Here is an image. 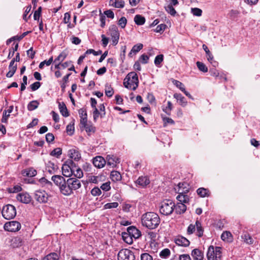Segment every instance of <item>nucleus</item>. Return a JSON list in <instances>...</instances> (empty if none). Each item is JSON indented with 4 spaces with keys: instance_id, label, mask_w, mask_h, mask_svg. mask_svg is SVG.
<instances>
[{
    "instance_id": "40",
    "label": "nucleus",
    "mask_w": 260,
    "mask_h": 260,
    "mask_svg": "<svg viewBox=\"0 0 260 260\" xmlns=\"http://www.w3.org/2000/svg\"><path fill=\"white\" fill-rule=\"evenodd\" d=\"M39 105V103L38 101H32L27 105V109L29 111H33L38 107Z\"/></svg>"
},
{
    "instance_id": "16",
    "label": "nucleus",
    "mask_w": 260,
    "mask_h": 260,
    "mask_svg": "<svg viewBox=\"0 0 260 260\" xmlns=\"http://www.w3.org/2000/svg\"><path fill=\"white\" fill-rule=\"evenodd\" d=\"M93 54L94 56H97L102 54V51L101 50H99L98 51H95L94 50L92 49H88L84 55L80 56L78 60V64H80L82 63V60L85 58V57L88 54Z\"/></svg>"
},
{
    "instance_id": "29",
    "label": "nucleus",
    "mask_w": 260,
    "mask_h": 260,
    "mask_svg": "<svg viewBox=\"0 0 260 260\" xmlns=\"http://www.w3.org/2000/svg\"><path fill=\"white\" fill-rule=\"evenodd\" d=\"M175 211L177 214H181L184 213L186 210V206L181 203H178L175 205Z\"/></svg>"
},
{
    "instance_id": "62",
    "label": "nucleus",
    "mask_w": 260,
    "mask_h": 260,
    "mask_svg": "<svg viewBox=\"0 0 260 260\" xmlns=\"http://www.w3.org/2000/svg\"><path fill=\"white\" fill-rule=\"evenodd\" d=\"M141 260H153L152 257L148 253H144L141 255Z\"/></svg>"
},
{
    "instance_id": "31",
    "label": "nucleus",
    "mask_w": 260,
    "mask_h": 260,
    "mask_svg": "<svg viewBox=\"0 0 260 260\" xmlns=\"http://www.w3.org/2000/svg\"><path fill=\"white\" fill-rule=\"evenodd\" d=\"M143 44L141 43L134 45L133 47L131 52L129 53L128 56H129L130 57H132L133 54H136L143 48Z\"/></svg>"
},
{
    "instance_id": "12",
    "label": "nucleus",
    "mask_w": 260,
    "mask_h": 260,
    "mask_svg": "<svg viewBox=\"0 0 260 260\" xmlns=\"http://www.w3.org/2000/svg\"><path fill=\"white\" fill-rule=\"evenodd\" d=\"M68 180H65L62 185L60 187V191L61 193L65 196H69L73 193Z\"/></svg>"
},
{
    "instance_id": "15",
    "label": "nucleus",
    "mask_w": 260,
    "mask_h": 260,
    "mask_svg": "<svg viewBox=\"0 0 260 260\" xmlns=\"http://www.w3.org/2000/svg\"><path fill=\"white\" fill-rule=\"evenodd\" d=\"M175 189L178 193H186L189 191V185L187 182L179 183Z\"/></svg>"
},
{
    "instance_id": "54",
    "label": "nucleus",
    "mask_w": 260,
    "mask_h": 260,
    "mask_svg": "<svg viewBox=\"0 0 260 260\" xmlns=\"http://www.w3.org/2000/svg\"><path fill=\"white\" fill-rule=\"evenodd\" d=\"M66 130L67 132L69 134V135H72L74 132V124H69L67 126Z\"/></svg>"
},
{
    "instance_id": "3",
    "label": "nucleus",
    "mask_w": 260,
    "mask_h": 260,
    "mask_svg": "<svg viewBox=\"0 0 260 260\" xmlns=\"http://www.w3.org/2000/svg\"><path fill=\"white\" fill-rule=\"evenodd\" d=\"M123 84L127 88L135 90L138 86L137 74L134 72L128 73L124 79Z\"/></svg>"
},
{
    "instance_id": "27",
    "label": "nucleus",
    "mask_w": 260,
    "mask_h": 260,
    "mask_svg": "<svg viewBox=\"0 0 260 260\" xmlns=\"http://www.w3.org/2000/svg\"><path fill=\"white\" fill-rule=\"evenodd\" d=\"M58 108L59 109L60 113L62 114L63 116L67 117L69 116L67 108L63 102L58 103Z\"/></svg>"
},
{
    "instance_id": "34",
    "label": "nucleus",
    "mask_w": 260,
    "mask_h": 260,
    "mask_svg": "<svg viewBox=\"0 0 260 260\" xmlns=\"http://www.w3.org/2000/svg\"><path fill=\"white\" fill-rule=\"evenodd\" d=\"M129 233L126 232H122V237L123 240V241L128 244H132L133 242V237L131 236V235H129Z\"/></svg>"
},
{
    "instance_id": "43",
    "label": "nucleus",
    "mask_w": 260,
    "mask_h": 260,
    "mask_svg": "<svg viewBox=\"0 0 260 260\" xmlns=\"http://www.w3.org/2000/svg\"><path fill=\"white\" fill-rule=\"evenodd\" d=\"M173 106L172 103L170 101H168L167 102V106L166 107H163L162 109L168 115H170Z\"/></svg>"
},
{
    "instance_id": "58",
    "label": "nucleus",
    "mask_w": 260,
    "mask_h": 260,
    "mask_svg": "<svg viewBox=\"0 0 260 260\" xmlns=\"http://www.w3.org/2000/svg\"><path fill=\"white\" fill-rule=\"evenodd\" d=\"M127 23V20L124 17H122L118 21V25L122 28H124Z\"/></svg>"
},
{
    "instance_id": "33",
    "label": "nucleus",
    "mask_w": 260,
    "mask_h": 260,
    "mask_svg": "<svg viewBox=\"0 0 260 260\" xmlns=\"http://www.w3.org/2000/svg\"><path fill=\"white\" fill-rule=\"evenodd\" d=\"M111 179L114 182L118 181L121 179V175L120 173L116 171H112L110 175Z\"/></svg>"
},
{
    "instance_id": "22",
    "label": "nucleus",
    "mask_w": 260,
    "mask_h": 260,
    "mask_svg": "<svg viewBox=\"0 0 260 260\" xmlns=\"http://www.w3.org/2000/svg\"><path fill=\"white\" fill-rule=\"evenodd\" d=\"M69 155L71 158L75 161H78L81 158V154L79 151L75 149L70 150Z\"/></svg>"
},
{
    "instance_id": "1",
    "label": "nucleus",
    "mask_w": 260,
    "mask_h": 260,
    "mask_svg": "<svg viewBox=\"0 0 260 260\" xmlns=\"http://www.w3.org/2000/svg\"><path fill=\"white\" fill-rule=\"evenodd\" d=\"M142 224L150 230L155 229L160 222V219L157 214L153 212H148L143 214L141 217Z\"/></svg>"
},
{
    "instance_id": "18",
    "label": "nucleus",
    "mask_w": 260,
    "mask_h": 260,
    "mask_svg": "<svg viewBox=\"0 0 260 260\" xmlns=\"http://www.w3.org/2000/svg\"><path fill=\"white\" fill-rule=\"evenodd\" d=\"M175 243L183 247H187L189 245L190 242L186 238L182 236H178L175 240Z\"/></svg>"
},
{
    "instance_id": "50",
    "label": "nucleus",
    "mask_w": 260,
    "mask_h": 260,
    "mask_svg": "<svg viewBox=\"0 0 260 260\" xmlns=\"http://www.w3.org/2000/svg\"><path fill=\"white\" fill-rule=\"evenodd\" d=\"M170 255V250L168 248H165L161 250L159 253V256L161 258H167Z\"/></svg>"
},
{
    "instance_id": "8",
    "label": "nucleus",
    "mask_w": 260,
    "mask_h": 260,
    "mask_svg": "<svg viewBox=\"0 0 260 260\" xmlns=\"http://www.w3.org/2000/svg\"><path fill=\"white\" fill-rule=\"evenodd\" d=\"M4 228L6 231L15 232L20 229L21 224L17 221H11L6 222Z\"/></svg>"
},
{
    "instance_id": "25",
    "label": "nucleus",
    "mask_w": 260,
    "mask_h": 260,
    "mask_svg": "<svg viewBox=\"0 0 260 260\" xmlns=\"http://www.w3.org/2000/svg\"><path fill=\"white\" fill-rule=\"evenodd\" d=\"M62 172L66 177H70L72 175V169L66 162L62 166Z\"/></svg>"
},
{
    "instance_id": "9",
    "label": "nucleus",
    "mask_w": 260,
    "mask_h": 260,
    "mask_svg": "<svg viewBox=\"0 0 260 260\" xmlns=\"http://www.w3.org/2000/svg\"><path fill=\"white\" fill-rule=\"evenodd\" d=\"M48 197V194L44 190H38L35 192V199L40 203H47Z\"/></svg>"
},
{
    "instance_id": "42",
    "label": "nucleus",
    "mask_w": 260,
    "mask_h": 260,
    "mask_svg": "<svg viewBox=\"0 0 260 260\" xmlns=\"http://www.w3.org/2000/svg\"><path fill=\"white\" fill-rule=\"evenodd\" d=\"M134 21L137 25H141L145 23V19L140 15H137L135 16Z\"/></svg>"
},
{
    "instance_id": "13",
    "label": "nucleus",
    "mask_w": 260,
    "mask_h": 260,
    "mask_svg": "<svg viewBox=\"0 0 260 260\" xmlns=\"http://www.w3.org/2000/svg\"><path fill=\"white\" fill-rule=\"evenodd\" d=\"M106 163L105 159L101 156H97L92 159V164L98 168H102L104 167Z\"/></svg>"
},
{
    "instance_id": "36",
    "label": "nucleus",
    "mask_w": 260,
    "mask_h": 260,
    "mask_svg": "<svg viewBox=\"0 0 260 260\" xmlns=\"http://www.w3.org/2000/svg\"><path fill=\"white\" fill-rule=\"evenodd\" d=\"M179 194L176 197L179 203H186L189 202V197L185 194L186 193H178Z\"/></svg>"
},
{
    "instance_id": "64",
    "label": "nucleus",
    "mask_w": 260,
    "mask_h": 260,
    "mask_svg": "<svg viewBox=\"0 0 260 260\" xmlns=\"http://www.w3.org/2000/svg\"><path fill=\"white\" fill-rule=\"evenodd\" d=\"M41 86V83L40 82L37 81L34 83L33 84H31L30 87L32 91H36L37 89H38Z\"/></svg>"
},
{
    "instance_id": "6",
    "label": "nucleus",
    "mask_w": 260,
    "mask_h": 260,
    "mask_svg": "<svg viewBox=\"0 0 260 260\" xmlns=\"http://www.w3.org/2000/svg\"><path fill=\"white\" fill-rule=\"evenodd\" d=\"M107 34L111 37L112 45L113 46L117 45L118 43L120 36L117 26L115 25H111Z\"/></svg>"
},
{
    "instance_id": "41",
    "label": "nucleus",
    "mask_w": 260,
    "mask_h": 260,
    "mask_svg": "<svg viewBox=\"0 0 260 260\" xmlns=\"http://www.w3.org/2000/svg\"><path fill=\"white\" fill-rule=\"evenodd\" d=\"M42 260H59V256L56 253L52 252L47 255Z\"/></svg>"
},
{
    "instance_id": "35",
    "label": "nucleus",
    "mask_w": 260,
    "mask_h": 260,
    "mask_svg": "<svg viewBox=\"0 0 260 260\" xmlns=\"http://www.w3.org/2000/svg\"><path fill=\"white\" fill-rule=\"evenodd\" d=\"M148 59L149 56L145 54H143L140 56L139 60L135 62L134 65H139L140 63H147Z\"/></svg>"
},
{
    "instance_id": "23",
    "label": "nucleus",
    "mask_w": 260,
    "mask_h": 260,
    "mask_svg": "<svg viewBox=\"0 0 260 260\" xmlns=\"http://www.w3.org/2000/svg\"><path fill=\"white\" fill-rule=\"evenodd\" d=\"M37 171L33 168H29L22 171V174L24 176L32 177L37 175Z\"/></svg>"
},
{
    "instance_id": "24",
    "label": "nucleus",
    "mask_w": 260,
    "mask_h": 260,
    "mask_svg": "<svg viewBox=\"0 0 260 260\" xmlns=\"http://www.w3.org/2000/svg\"><path fill=\"white\" fill-rule=\"evenodd\" d=\"M51 179L59 188L66 180L64 177L60 175H54L52 177Z\"/></svg>"
},
{
    "instance_id": "2",
    "label": "nucleus",
    "mask_w": 260,
    "mask_h": 260,
    "mask_svg": "<svg viewBox=\"0 0 260 260\" xmlns=\"http://www.w3.org/2000/svg\"><path fill=\"white\" fill-rule=\"evenodd\" d=\"M175 208V203L171 200H165L159 204V212L161 214L168 216L171 215Z\"/></svg>"
},
{
    "instance_id": "26",
    "label": "nucleus",
    "mask_w": 260,
    "mask_h": 260,
    "mask_svg": "<svg viewBox=\"0 0 260 260\" xmlns=\"http://www.w3.org/2000/svg\"><path fill=\"white\" fill-rule=\"evenodd\" d=\"M10 243V246L13 248H15L21 246L22 241L20 238L14 237L11 239Z\"/></svg>"
},
{
    "instance_id": "4",
    "label": "nucleus",
    "mask_w": 260,
    "mask_h": 260,
    "mask_svg": "<svg viewBox=\"0 0 260 260\" xmlns=\"http://www.w3.org/2000/svg\"><path fill=\"white\" fill-rule=\"evenodd\" d=\"M221 248L220 247L211 245L209 247L207 253L208 260H221Z\"/></svg>"
},
{
    "instance_id": "20",
    "label": "nucleus",
    "mask_w": 260,
    "mask_h": 260,
    "mask_svg": "<svg viewBox=\"0 0 260 260\" xmlns=\"http://www.w3.org/2000/svg\"><path fill=\"white\" fill-rule=\"evenodd\" d=\"M67 56L66 52H62L54 61L55 65H61V63L64 60ZM62 65H67V62H65Z\"/></svg>"
},
{
    "instance_id": "63",
    "label": "nucleus",
    "mask_w": 260,
    "mask_h": 260,
    "mask_svg": "<svg viewBox=\"0 0 260 260\" xmlns=\"http://www.w3.org/2000/svg\"><path fill=\"white\" fill-rule=\"evenodd\" d=\"M239 14L240 12L238 10H232L229 13V15L232 19H235L238 17Z\"/></svg>"
},
{
    "instance_id": "10",
    "label": "nucleus",
    "mask_w": 260,
    "mask_h": 260,
    "mask_svg": "<svg viewBox=\"0 0 260 260\" xmlns=\"http://www.w3.org/2000/svg\"><path fill=\"white\" fill-rule=\"evenodd\" d=\"M17 200L24 204H28L31 200L30 196L27 192H21L17 195Z\"/></svg>"
},
{
    "instance_id": "44",
    "label": "nucleus",
    "mask_w": 260,
    "mask_h": 260,
    "mask_svg": "<svg viewBox=\"0 0 260 260\" xmlns=\"http://www.w3.org/2000/svg\"><path fill=\"white\" fill-rule=\"evenodd\" d=\"M62 154V149L60 148H56L53 149L51 152L50 155L53 156H55L57 158H59Z\"/></svg>"
},
{
    "instance_id": "37",
    "label": "nucleus",
    "mask_w": 260,
    "mask_h": 260,
    "mask_svg": "<svg viewBox=\"0 0 260 260\" xmlns=\"http://www.w3.org/2000/svg\"><path fill=\"white\" fill-rule=\"evenodd\" d=\"M197 192L201 197L204 198L209 196V191L208 189L201 187L197 189Z\"/></svg>"
},
{
    "instance_id": "11",
    "label": "nucleus",
    "mask_w": 260,
    "mask_h": 260,
    "mask_svg": "<svg viewBox=\"0 0 260 260\" xmlns=\"http://www.w3.org/2000/svg\"><path fill=\"white\" fill-rule=\"evenodd\" d=\"M70 187L73 191L77 190L81 187V184L80 181L76 178H70L67 179Z\"/></svg>"
},
{
    "instance_id": "52",
    "label": "nucleus",
    "mask_w": 260,
    "mask_h": 260,
    "mask_svg": "<svg viewBox=\"0 0 260 260\" xmlns=\"http://www.w3.org/2000/svg\"><path fill=\"white\" fill-rule=\"evenodd\" d=\"M93 118L94 121H96L98 118L99 116L101 117V112L99 111V109L97 108H93Z\"/></svg>"
},
{
    "instance_id": "55",
    "label": "nucleus",
    "mask_w": 260,
    "mask_h": 260,
    "mask_svg": "<svg viewBox=\"0 0 260 260\" xmlns=\"http://www.w3.org/2000/svg\"><path fill=\"white\" fill-rule=\"evenodd\" d=\"M83 127L87 133H94L95 132V128L92 125L87 124Z\"/></svg>"
},
{
    "instance_id": "5",
    "label": "nucleus",
    "mask_w": 260,
    "mask_h": 260,
    "mask_svg": "<svg viewBox=\"0 0 260 260\" xmlns=\"http://www.w3.org/2000/svg\"><path fill=\"white\" fill-rule=\"evenodd\" d=\"M3 216L6 219H11L14 218L16 215L15 207L12 205L8 204L4 206L2 209Z\"/></svg>"
},
{
    "instance_id": "61",
    "label": "nucleus",
    "mask_w": 260,
    "mask_h": 260,
    "mask_svg": "<svg viewBox=\"0 0 260 260\" xmlns=\"http://www.w3.org/2000/svg\"><path fill=\"white\" fill-rule=\"evenodd\" d=\"M167 25L165 24H161L156 26L155 31L156 32H161L163 31L166 28Z\"/></svg>"
},
{
    "instance_id": "39",
    "label": "nucleus",
    "mask_w": 260,
    "mask_h": 260,
    "mask_svg": "<svg viewBox=\"0 0 260 260\" xmlns=\"http://www.w3.org/2000/svg\"><path fill=\"white\" fill-rule=\"evenodd\" d=\"M105 92L108 97H112L114 94V90L110 85L107 83L105 85Z\"/></svg>"
},
{
    "instance_id": "7",
    "label": "nucleus",
    "mask_w": 260,
    "mask_h": 260,
    "mask_svg": "<svg viewBox=\"0 0 260 260\" xmlns=\"http://www.w3.org/2000/svg\"><path fill=\"white\" fill-rule=\"evenodd\" d=\"M118 258L120 260H135V256L134 253L127 249H123L120 250L118 254Z\"/></svg>"
},
{
    "instance_id": "32",
    "label": "nucleus",
    "mask_w": 260,
    "mask_h": 260,
    "mask_svg": "<svg viewBox=\"0 0 260 260\" xmlns=\"http://www.w3.org/2000/svg\"><path fill=\"white\" fill-rule=\"evenodd\" d=\"M57 169V167L51 161L46 164V170L50 174L54 173V171Z\"/></svg>"
},
{
    "instance_id": "45",
    "label": "nucleus",
    "mask_w": 260,
    "mask_h": 260,
    "mask_svg": "<svg viewBox=\"0 0 260 260\" xmlns=\"http://www.w3.org/2000/svg\"><path fill=\"white\" fill-rule=\"evenodd\" d=\"M165 8L166 11L172 16H175L176 14V11L173 8L172 4H168L167 6L165 7Z\"/></svg>"
},
{
    "instance_id": "48",
    "label": "nucleus",
    "mask_w": 260,
    "mask_h": 260,
    "mask_svg": "<svg viewBox=\"0 0 260 260\" xmlns=\"http://www.w3.org/2000/svg\"><path fill=\"white\" fill-rule=\"evenodd\" d=\"M242 237L246 243H247L248 244H253V239L251 238V237L249 234H245L243 236H242Z\"/></svg>"
},
{
    "instance_id": "17",
    "label": "nucleus",
    "mask_w": 260,
    "mask_h": 260,
    "mask_svg": "<svg viewBox=\"0 0 260 260\" xmlns=\"http://www.w3.org/2000/svg\"><path fill=\"white\" fill-rule=\"evenodd\" d=\"M191 254L193 260H203L204 257L203 252L198 248L193 249Z\"/></svg>"
},
{
    "instance_id": "21",
    "label": "nucleus",
    "mask_w": 260,
    "mask_h": 260,
    "mask_svg": "<svg viewBox=\"0 0 260 260\" xmlns=\"http://www.w3.org/2000/svg\"><path fill=\"white\" fill-rule=\"evenodd\" d=\"M150 183L147 176H140L136 181V183L141 187H145Z\"/></svg>"
},
{
    "instance_id": "30",
    "label": "nucleus",
    "mask_w": 260,
    "mask_h": 260,
    "mask_svg": "<svg viewBox=\"0 0 260 260\" xmlns=\"http://www.w3.org/2000/svg\"><path fill=\"white\" fill-rule=\"evenodd\" d=\"M174 98H175L179 102V104L183 107H184L187 104V101L185 98L181 94L175 93Z\"/></svg>"
},
{
    "instance_id": "49",
    "label": "nucleus",
    "mask_w": 260,
    "mask_h": 260,
    "mask_svg": "<svg viewBox=\"0 0 260 260\" xmlns=\"http://www.w3.org/2000/svg\"><path fill=\"white\" fill-rule=\"evenodd\" d=\"M16 70L17 66H9V71L7 73L6 76L8 78L12 77Z\"/></svg>"
},
{
    "instance_id": "56",
    "label": "nucleus",
    "mask_w": 260,
    "mask_h": 260,
    "mask_svg": "<svg viewBox=\"0 0 260 260\" xmlns=\"http://www.w3.org/2000/svg\"><path fill=\"white\" fill-rule=\"evenodd\" d=\"M42 12V7H40L38 8V10H36L34 14V18L35 20H38L41 16Z\"/></svg>"
},
{
    "instance_id": "51",
    "label": "nucleus",
    "mask_w": 260,
    "mask_h": 260,
    "mask_svg": "<svg viewBox=\"0 0 260 260\" xmlns=\"http://www.w3.org/2000/svg\"><path fill=\"white\" fill-rule=\"evenodd\" d=\"M173 83H174V85H176L177 87L179 88L180 90H181L182 91H184V89H185L183 84L178 80H174Z\"/></svg>"
},
{
    "instance_id": "38",
    "label": "nucleus",
    "mask_w": 260,
    "mask_h": 260,
    "mask_svg": "<svg viewBox=\"0 0 260 260\" xmlns=\"http://www.w3.org/2000/svg\"><path fill=\"white\" fill-rule=\"evenodd\" d=\"M196 228H197V235L199 237H201L203 235V232H204V230L202 226L201 223L199 220H197L196 222Z\"/></svg>"
},
{
    "instance_id": "59",
    "label": "nucleus",
    "mask_w": 260,
    "mask_h": 260,
    "mask_svg": "<svg viewBox=\"0 0 260 260\" xmlns=\"http://www.w3.org/2000/svg\"><path fill=\"white\" fill-rule=\"evenodd\" d=\"M163 59L164 55L162 54L157 55L154 59V63L156 65L159 64L163 61Z\"/></svg>"
},
{
    "instance_id": "57",
    "label": "nucleus",
    "mask_w": 260,
    "mask_h": 260,
    "mask_svg": "<svg viewBox=\"0 0 260 260\" xmlns=\"http://www.w3.org/2000/svg\"><path fill=\"white\" fill-rule=\"evenodd\" d=\"M73 174L76 177V178H81L83 176L82 170L80 168L77 169L75 173Z\"/></svg>"
},
{
    "instance_id": "53",
    "label": "nucleus",
    "mask_w": 260,
    "mask_h": 260,
    "mask_svg": "<svg viewBox=\"0 0 260 260\" xmlns=\"http://www.w3.org/2000/svg\"><path fill=\"white\" fill-rule=\"evenodd\" d=\"M102 193V191L98 187H95L91 190V194L93 196H99Z\"/></svg>"
},
{
    "instance_id": "46",
    "label": "nucleus",
    "mask_w": 260,
    "mask_h": 260,
    "mask_svg": "<svg viewBox=\"0 0 260 260\" xmlns=\"http://www.w3.org/2000/svg\"><path fill=\"white\" fill-rule=\"evenodd\" d=\"M110 5L115 7V8H122L124 6V2L123 1H120L117 2L115 1L112 2Z\"/></svg>"
},
{
    "instance_id": "28",
    "label": "nucleus",
    "mask_w": 260,
    "mask_h": 260,
    "mask_svg": "<svg viewBox=\"0 0 260 260\" xmlns=\"http://www.w3.org/2000/svg\"><path fill=\"white\" fill-rule=\"evenodd\" d=\"M13 110V106H10L8 110H5L3 112V117L1 121L3 123H7L8 119L10 116V114Z\"/></svg>"
},
{
    "instance_id": "14",
    "label": "nucleus",
    "mask_w": 260,
    "mask_h": 260,
    "mask_svg": "<svg viewBox=\"0 0 260 260\" xmlns=\"http://www.w3.org/2000/svg\"><path fill=\"white\" fill-rule=\"evenodd\" d=\"M127 232L129 233V235H131L133 238L136 239L141 236V231L134 226L128 227L127 228Z\"/></svg>"
},
{
    "instance_id": "47",
    "label": "nucleus",
    "mask_w": 260,
    "mask_h": 260,
    "mask_svg": "<svg viewBox=\"0 0 260 260\" xmlns=\"http://www.w3.org/2000/svg\"><path fill=\"white\" fill-rule=\"evenodd\" d=\"M118 203L117 202L109 203L106 204L104 206V209H109L112 208H116L118 206Z\"/></svg>"
},
{
    "instance_id": "60",
    "label": "nucleus",
    "mask_w": 260,
    "mask_h": 260,
    "mask_svg": "<svg viewBox=\"0 0 260 260\" xmlns=\"http://www.w3.org/2000/svg\"><path fill=\"white\" fill-rule=\"evenodd\" d=\"M192 13L197 16H200L202 15V11L199 8H194L191 9Z\"/></svg>"
},
{
    "instance_id": "19",
    "label": "nucleus",
    "mask_w": 260,
    "mask_h": 260,
    "mask_svg": "<svg viewBox=\"0 0 260 260\" xmlns=\"http://www.w3.org/2000/svg\"><path fill=\"white\" fill-rule=\"evenodd\" d=\"M107 165L108 166H112L113 167L115 166L116 164L119 163V159L116 156L113 155H108L106 157Z\"/></svg>"
}]
</instances>
